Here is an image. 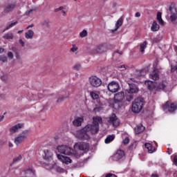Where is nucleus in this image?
Listing matches in <instances>:
<instances>
[{
	"label": "nucleus",
	"instance_id": "obj_13",
	"mask_svg": "<svg viewBox=\"0 0 177 177\" xmlns=\"http://www.w3.org/2000/svg\"><path fill=\"white\" fill-rule=\"evenodd\" d=\"M57 157L59 161H61V162H63V164H66V165H68V164H71V162H73V160L68 156L57 154Z\"/></svg>",
	"mask_w": 177,
	"mask_h": 177
},
{
	"label": "nucleus",
	"instance_id": "obj_20",
	"mask_svg": "<svg viewBox=\"0 0 177 177\" xmlns=\"http://www.w3.org/2000/svg\"><path fill=\"white\" fill-rule=\"evenodd\" d=\"M145 147L148 150L149 153H154L156 151V147H153L151 143L147 142L145 144Z\"/></svg>",
	"mask_w": 177,
	"mask_h": 177
},
{
	"label": "nucleus",
	"instance_id": "obj_50",
	"mask_svg": "<svg viewBox=\"0 0 177 177\" xmlns=\"http://www.w3.org/2000/svg\"><path fill=\"white\" fill-rule=\"evenodd\" d=\"M174 164H175V165H177V155H175L174 158Z\"/></svg>",
	"mask_w": 177,
	"mask_h": 177
},
{
	"label": "nucleus",
	"instance_id": "obj_57",
	"mask_svg": "<svg viewBox=\"0 0 177 177\" xmlns=\"http://www.w3.org/2000/svg\"><path fill=\"white\" fill-rule=\"evenodd\" d=\"M4 52H5V49L1 48H0V54H1V53H3Z\"/></svg>",
	"mask_w": 177,
	"mask_h": 177
},
{
	"label": "nucleus",
	"instance_id": "obj_30",
	"mask_svg": "<svg viewBox=\"0 0 177 177\" xmlns=\"http://www.w3.org/2000/svg\"><path fill=\"white\" fill-rule=\"evenodd\" d=\"M90 95L93 100H96V99H99V94L96 91H91L90 93Z\"/></svg>",
	"mask_w": 177,
	"mask_h": 177
},
{
	"label": "nucleus",
	"instance_id": "obj_56",
	"mask_svg": "<svg viewBox=\"0 0 177 177\" xmlns=\"http://www.w3.org/2000/svg\"><path fill=\"white\" fill-rule=\"evenodd\" d=\"M94 111L96 113L97 111H100V108H95Z\"/></svg>",
	"mask_w": 177,
	"mask_h": 177
},
{
	"label": "nucleus",
	"instance_id": "obj_29",
	"mask_svg": "<svg viewBox=\"0 0 177 177\" xmlns=\"http://www.w3.org/2000/svg\"><path fill=\"white\" fill-rule=\"evenodd\" d=\"M136 74L138 77H145V75L147 74V72L146 71V69H142L141 71H137Z\"/></svg>",
	"mask_w": 177,
	"mask_h": 177
},
{
	"label": "nucleus",
	"instance_id": "obj_52",
	"mask_svg": "<svg viewBox=\"0 0 177 177\" xmlns=\"http://www.w3.org/2000/svg\"><path fill=\"white\" fill-rule=\"evenodd\" d=\"M133 99V97L132 95H129V97H127V102H131Z\"/></svg>",
	"mask_w": 177,
	"mask_h": 177
},
{
	"label": "nucleus",
	"instance_id": "obj_47",
	"mask_svg": "<svg viewBox=\"0 0 177 177\" xmlns=\"http://www.w3.org/2000/svg\"><path fill=\"white\" fill-rule=\"evenodd\" d=\"M118 68H122V70H127V66H125V65H120L118 66Z\"/></svg>",
	"mask_w": 177,
	"mask_h": 177
},
{
	"label": "nucleus",
	"instance_id": "obj_39",
	"mask_svg": "<svg viewBox=\"0 0 177 177\" xmlns=\"http://www.w3.org/2000/svg\"><path fill=\"white\" fill-rule=\"evenodd\" d=\"M21 158H23V156L21 155H19L18 156L15 157L14 159H13V162H16L17 161H20L21 160Z\"/></svg>",
	"mask_w": 177,
	"mask_h": 177
},
{
	"label": "nucleus",
	"instance_id": "obj_54",
	"mask_svg": "<svg viewBox=\"0 0 177 177\" xmlns=\"http://www.w3.org/2000/svg\"><path fill=\"white\" fill-rule=\"evenodd\" d=\"M8 147H13V143L10 142V141L8 142Z\"/></svg>",
	"mask_w": 177,
	"mask_h": 177
},
{
	"label": "nucleus",
	"instance_id": "obj_17",
	"mask_svg": "<svg viewBox=\"0 0 177 177\" xmlns=\"http://www.w3.org/2000/svg\"><path fill=\"white\" fill-rule=\"evenodd\" d=\"M16 8V3H9L6 5L4 8V13H10V12H13V10Z\"/></svg>",
	"mask_w": 177,
	"mask_h": 177
},
{
	"label": "nucleus",
	"instance_id": "obj_1",
	"mask_svg": "<svg viewBox=\"0 0 177 177\" xmlns=\"http://www.w3.org/2000/svg\"><path fill=\"white\" fill-rule=\"evenodd\" d=\"M102 118L95 116L93 118V124H87L83 129L77 130L73 133V135L77 139L82 140H88L91 139V135H95L99 132V124H102Z\"/></svg>",
	"mask_w": 177,
	"mask_h": 177
},
{
	"label": "nucleus",
	"instance_id": "obj_5",
	"mask_svg": "<svg viewBox=\"0 0 177 177\" xmlns=\"http://www.w3.org/2000/svg\"><path fill=\"white\" fill-rule=\"evenodd\" d=\"M28 135H30V131L28 130L24 131L15 138L14 143L16 145V146H20V145L23 143L24 140H26V138H28Z\"/></svg>",
	"mask_w": 177,
	"mask_h": 177
},
{
	"label": "nucleus",
	"instance_id": "obj_41",
	"mask_svg": "<svg viewBox=\"0 0 177 177\" xmlns=\"http://www.w3.org/2000/svg\"><path fill=\"white\" fill-rule=\"evenodd\" d=\"M68 96H69V94H68L66 97H62L58 98L57 102L60 103V102H63V100H64L65 99H67V97H68Z\"/></svg>",
	"mask_w": 177,
	"mask_h": 177
},
{
	"label": "nucleus",
	"instance_id": "obj_60",
	"mask_svg": "<svg viewBox=\"0 0 177 177\" xmlns=\"http://www.w3.org/2000/svg\"><path fill=\"white\" fill-rule=\"evenodd\" d=\"M32 27H34V25H33V24L28 26L26 28V30H28V28H31Z\"/></svg>",
	"mask_w": 177,
	"mask_h": 177
},
{
	"label": "nucleus",
	"instance_id": "obj_9",
	"mask_svg": "<svg viewBox=\"0 0 177 177\" xmlns=\"http://www.w3.org/2000/svg\"><path fill=\"white\" fill-rule=\"evenodd\" d=\"M107 88L109 92L115 93V92H118V89H120V84L117 82H111L108 84Z\"/></svg>",
	"mask_w": 177,
	"mask_h": 177
},
{
	"label": "nucleus",
	"instance_id": "obj_62",
	"mask_svg": "<svg viewBox=\"0 0 177 177\" xmlns=\"http://www.w3.org/2000/svg\"><path fill=\"white\" fill-rule=\"evenodd\" d=\"M167 153H168L169 154H171V150H169V148L167 149Z\"/></svg>",
	"mask_w": 177,
	"mask_h": 177
},
{
	"label": "nucleus",
	"instance_id": "obj_35",
	"mask_svg": "<svg viewBox=\"0 0 177 177\" xmlns=\"http://www.w3.org/2000/svg\"><path fill=\"white\" fill-rule=\"evenodd\" d=\"M169 10H170L171 15H177L176 7H175V6H171L170 8H169Z\"/></svg>",
	"mask_w": 177,
	"mask_h": 177
},
{
	"label": "nucleus",
	"instance_id": "obj_37",
	"mask_svg": "<svg viewBox=\"0 0 177 177\" xmlns=\"http://www.w3.org/2000/svg\"><path fill=\"white\" fill-rule=\"evenodd\" d=\"M77 50H78V47L77 46V45L73 44L72 48H71V52H73L74 53L77 52Z\"/></svg>",
	"mask_w": 177,
	"mask_h": 177
},
{
	"label": "nucleus",
	"instance_id": "obj_14",
	"mask_svg": "<svg viewBox=\"0 0 177 177\" xmlns=\"http://www.w3.org/2000/svg\"><path fill=\"white\" fill-rule=\"evenodd\" d=\"M89 145L85 142H76L74 145L75 150H87L88 149Z\"/></svg>",
	"mask_w": 177,
	"mask_h": 177
},
{
	"label": "nucleus",
	"instance_id": "obj_64",
	"mask_svg": "<svg viewBox=\"0 0 177 177\" xmlns=\"http://www.w3.org/2000/svg\"><path fill=\"white\" fill-rule=\"evenodd\" d=\"M23 31H24L23 30H19V31H18V34H21V32H23Z\"/></svg>",
	"mask_w": 177,
	"mask_h": 177
},
{
	"label": "nucleus",
	"instance_id": "obj_28",
	"mask_svg": "<svg viewBox=\"0 0 177 177\" xmlns=\"http://www.w3.org/2000/svg\"><path fill=\"white\" fill-rule=\"evenodd\" d=\"M114 135L109 136L106 139H105V143L106 145H109V143H111L115 139Z\"/></svg>",
	"mask_w": 177,
	"mask_h": 177
},
{
	"label": "nucleus",
	"instance_id": "obj_26",
	"mask_svg": "<svg viewBox=\"0 0 177 177\" xmlns=\"http://www.w3.org/2000/svg\"><path fill=\"white\" fill-rule=\"evenodd\" d=\"M17 24V21H12L11 23L8 24L5 28V30L3 31V32H5V31H7V30H9L10 28H12V27H15Z\"/></svg>",
	"mask_w": 177,
	"mask_h": 177
},
{
	"label": "nucleus",
	"instance_id": "obj_45",
	"mask_svg": "<svg viewBox=\"0 0 177 177\" xmlns=\"http://www.w3.org/2000/svg\"><path fill=\"white\" fill-rule=\"evenodd\" d=\"M129 143V138L128 137L123 140V145H128Z\"/></svg>",
	"mask_w": 177,
	"mask_h": 177
},
{
	"label": "nucleus",
	"instance_id": "obj_49",
	"mask_svg": "<svg viewBox=\"0 0 177 177\" xmlns=\"http://www.w3.org/2000/svg\"><path fill=\"white\" fill-rule=\"evenodd\" d=\"M35 10H36V9H31L26 12V15H30V14L32 13V12H35Z\"/></svg>",
	"mask_w": 177,
	"mask_h": 177
},
{
	"label": "nucleus",
	"instance_id": "obj_10",
	"mask_svg": "<svg viewBox=\"0 0 177 177\" xmlns=\"http://www.w3.org/2000/svg\"><path fill=\"white\" fill-rule=\"evenodd\" d=\"M113 158L116 161H124L125 160V152L123 150L118 149L113 155Z\"/></svg>",
	"mask_w": 177,
	"mask_h": 177
},
{
	"label": "nucleus",
	"instance_id": "obj_53",
	"mask_svg": "<svg viewBox=\"0 0 177 177\" xmlns=\"http://www.w3.org/2000/svg\"><path fill=\"white\" fill-rule=\"evenodd\" d=\"M59 10H63V7H59L55 9V12H59Z\"/></svg>",
	"mask_w": 177,
	"mask_h": 177
},
{
	"label": "nucleus",
	"instance_id": "obj_42",
	"mask_svg": "<svg viewBox=\"0 0 177 177\" xmlns=\"http://www.w3.org/2000/svg\"><path fill=\"white\" fill-rule=\"evenodd\" d=\"M46 169H53V164H46L45 165Z\"/></svg>",
	"mask_w": 177,
	"mask_h": 177
},
{
	"label": "nucleus",
	"instance_id": "obj_34",
	"mask_svg": "<svg viewBox=\"0 0 177 177\" xmlns=\"http://www.w3.org/2000/svg\"><path fill=\"white\" fill-rule=\"evenodd\" d=\"M88 35V31L84 29L82 32L80 33V38H85Z\"/></svg>",
	"mask_w": 177,
	"mask_h": 177
},
{
	"label": "nucleus",
	"instance_id": "obj_7",
	"mask_svg": "<svg viewBox=\"0 0 177 177\" xmlns=\"http://www.w3.org/2000/svg\"><path fill=\"white\" fill-rule=\"evenodd\" d=\"M88 82L94 88H99L102 85V80L97 76H91L88 79Z\"/></svg>",
	"mask_w": 177,
	"mask_h": 177
},
{
	"label": "nucleus",
	"instance_id": "obj_23",
	"mask_svg": "<svg viewBox=\"0 0 177 177\" xmlns=\"http://www.w3.org/2000/svg\"><path fill=\"white\" fill-rule=\"evenodd\" d=\"M151 31H153V32L158 31V30H160V25L157 24V21H153L152 26L151 27Z\"/></svg>",
	"mask_w": 177,
	"mask_h": 177
},
{
	"label": "nucleus",
	"instance_id": "obj_33",
	"mask_svg": "<svg viewBox=\"0 0 177 177\" xmlns=\"http://www.w3.org/2000/svg\"><path fill=\"white\" fill-rule=\"evenodd\" d=\"M170 20L171 22H173L174 24H177V15H171L170 16Z\"/></svg>",
	"mask_w": 177,
	"mask_h": 177
},
{
	"label": "nucleus",
	"instance_id": "obj_63",
	"mask_svg": "<svg viewBox=\"0 0 177 177\" xmlns=\"http://www.w3.org/2000/svg\"><path fill=\"white\" fill-rule=\"evenodd\" d=\"M151 177H158V176L157 174H152Z\"/></svg>",
	"mask_w": 177,
	"mask_h": 177
},
{
	"label": "nucleus",
	"instance_id": "obj_11",
	"mask_svg": "<svg viewBox=\"0 0 177 177\" xmlns=\"http://www.w3.org/2000/svg\"><path fill=\"white\" fill-rule=\"evenodd\" d=\"M107 121L109 124H112L113 127H118L120 125V120L114 113L108 118Z\"/></svg>",
	"mask_w": 177,
	"mask_h": 177
},
{
	"label": "nucleus",
	"instance_id": "obj_38",
	"mask_svg": "<svg viewBox=\"0 0 177 177\" xmlns=\"http://www.w3.org/2000/svg\"><path fill=\"white\" fill-rule=\"evenodd\" d=\"M55 169L57 172H59V174H63V172H64V169L60 167H57Z\"/></svg>",
	"mask_w": 177,
	"mask_h": 177
},
{
	"label": "nucleus",
	"instance_id": "obj_36",
	"mask_svg": "<svg viewBox=\"0 0 177 177\" xmlns=\"http://www.w3.org/2000/svg\"><path fill=\"white\" fill-rule=\"evenodd\" d=\"M0 62L6 63L8 62V57H6L5 55H0Z\"/></svg>",
	"mask_w": 177,
	"mask_h": 177
},
{
	"label": "nucleus",
	"instance_id": "obj_22",
	"mask_svg": "<svg viewBox=\"0 0 177 177\" xmlns=\"http://www.w3.org/2000/svg\"><path fill=\"white\" fill-rule=\"evenodd\" d=\"M25 38H26V39H32V38H34V31L32 30H28L25 33Z\"/></svg>",
	"mask_w": 177,
	"mask_h": 177
},
{
	"label": "nucleus",
	"instance_id": "obj_31",
	"mask_svg": "<svg viewBox=\"0 0 177 177\" xmlns=\"http://www.w3.org/2000/svg\"><path fill=\"white\" fill-rule=\"evenodd\" d=\"M147 48V41H144L140 44V53H144L145 49Z\"/></svg>",
	"mask_w": 177,
	"mask_h": 177
},
{
	"label": "nucleus",
	"instance_id": "obj_46",
	"mask_svg": "<svg viewBox=\"0 0 177 177\" xmlns=\"http://www.w3.org/2000/svg\"><path fill=\"white\" fill-rule=\"evenodd\" d=\"M19 42L20 45H21V46H22L23 48H24V46H25V44L26 43H24V41H23V39H20L19 40Z\"/></svg>",
	"mask_w": 177,
	"mask_h": 177
},
{
	"label": "nucleus",
	"instance_id": "obj_15",
	"mask_svg": "<svg viewBox=\"0 0 177 177\" xmlns=\"http://www.w3.org/2000/svg\"><path fill=\"white\" fill-rule=\"evenodd\" d=\"M129 88L127 89V93H138L139 92V87L135 84H129Z\"/></svg>",
	"mask_w": 177,
	"mask_h": 177
},
{
	"label": "nucleus",
	"instance_id": "obj_24",
	"mask_svg": "<svg viewBox=\"0 0 177 177\" xmlns=\"http://www.w3.org/2000/svg\"><path fill=\"white\" fill-rule=\"evenodd\" d=\"M122 26V18H120L115 23V29L112 30L113 32L117 31L119 27Z\"/></svg>",
	"mask_w": 177,
	"mask_h": 177
},
{
	"label": "nucleus",
	"instance_id": "obj_40",
	"mask_svg": "<svg viewBox=\"0 0 177 177\" xmlns=\"http://www.w3.org/2000/svg\"><path fill=\"white\" fill-rule=\"evenodd\" d=\"M41 26H44L45 27L49 26V20H44L41 22Z\"/></svg>",
	"mask_w": 177,
	"mask_h": 177
},
{
	"label": "nucleus",
	"instance_id": "obj_44",
	"mask_svg": "<svg viewBox=\"0 0 177 177\" xmlns=\"http://www.w3.org/2000/svg\"><path fill=\"white\" fill-rule=\"evenodd\" d=\"M74 70H76V71H80L81 70V64H77L74 66Z\"/></svg>",
	"mask_w": 177,
	"mask_h": 177
},
{
	"label": "nucleus",
	"instance_id": "obj_8",
	"mask_svg": "<svg viewBox=\"0 0 177 177\" xmlns=\"http://www.w3.org/2000/svg\"><path fill=\"white\" fill-rule=\"evenodd\" d=\"M163 110H169L170 113H174L177 110V104L176 102L171 103V102L167 101L165 104L162 106Z\"/></svg>",
	"mask_w": 177,
	"mask_h": 177
},
{
	"label": "nucleus",
	"instance_id": "obj_21",
	"mask_svg": "<svg viewBox=\"0 0 177 177\" xmlns=\"http://www.w3.org/2000/svg\"><path fill=\"white\" fill-rule=\"evenodd\" d=\"M134 131L136 134L142 133L145 131V127H143V124L138 125L134 129Z\"/></svg>",
	"mask_w": 177,
	"mask_h": 177
},
{
	"label": "nucleus",
	"instance_id": "obj_6",
	"mask_svg": "<svg viewBox=\"0 0 177 177\" xmlns=\"http://www.w3.org/2000/svg\"><path fill=\"white\" fill-rule=\"evenodd\" d=\"M124 94L123 91H121L115 94V96H114L115 102L113 104V107H115V109H120L121 105H120V103L122 102V100H124Z\"/></svg>",
	"mask_w": 177,
	"mask_h": 177
},
{
	"label": "nucleus",
	"instance_id": "obj_2",
	"mask_svg": "<svg viewBox=\"0 0 177 177\" xmlns=\"http://www.w3.org/2000/svg\"><path fill=\"white\" fill-rule=\"evenodd\" d=\"M145 85L151 92H156V91H167V89H168V83L165 81L157 84L150 80H146Z\"/></svg>",
	"mask_w": 177,
	"mask_h": 177
},
{
	"label": "nucleus",
	"instance_id": "obj_27",
	"mask_svg": "<svg viewBox=\"0 0 177 177\" xmlns=\"http://www.w3.org/2000/svg\"><path fill=\"white\" fill-rule=\"evenodd\" d=\"M162 14L161 12L157 13V20H158L159 24H160V26L164 25V20H162Z\"/></svg>",
	"mask_w": 177,
	"mask_h": 177
},
{
	"label": "nucleus",
	"instance_id": "obj_3",
	"mask_svg": "<svg viewBox=\"0 0 177 177\" xmlns=\"http://www.w3.org/2000/svg\"><path fill=\"white\" fill-rule=\"evenodd\" d=\"M143 106H145V100L142 97H138L133 102L131 110L133 113H140Z\"/></svg>",
	"mask_w": 177,
	"mask_h": 177
},
{
	"label": "nucleus",
	"instance_id": "obj_59",
	"mask_svg": "<svg viewBox=\"0 0 177 177\" xmlns=\"http://www.w3.org/2000/svg\"><path fill=\"white\" fill-rule=\"evenodd\" d=\"M115 53H119V55H122V51H120V50L115 51Z\"/></svg>",
	"mask_w": 177,
	"mask_h": 177
},
{
	"label": "nucleus",
	"instance_id": "obj_43",
	"mask_svg": "<svg viewBox=\"0 0 177 177\" xmlns=\"http://www.w3.org/2000/svg\"><path fill=\"white\" fill-rule=\"evenodd\" d=\"M25 173L26 174H34V170L32 169V168H27L26 170H25Z\"/></svg>",
	"mask_w": 177,
	"mask_h": 177
},
{
	"label": "nucleus",
	"instance_id": "obj_55",
	"mask_svg": "<svg viewBox=\"0 0 177 177\" xmlns=\"http://www.w3.org/2000/svg\"><path fill=\"white\" fill-rule=\"evenodd\" d=\"M135 16L136 17H140V12H136Z\"/></svg>",
	"mask_w": 177,
	"mask_h": 177
},
{
	"label": "nucleus",
	"instance_id": "obj_12",
	"mask_svg": "<svg viewBox=\"0 0 177 177\" xmlns=\"http://www.w3.org/2000/svg\"><path fill=\"white\" fill-rule=\"evenodd\" d=\"M43 158L46 161H52L53 160V152L50 149H44Z\"/></svg>",
	"mask_w": 177,
	"mask_h": 177
},
{
	"label": "nucleus",
	"instance_id": "obj_16",
	"mask_svg": "<svg viewBox=\"0 0 177 177\" xmlns=\"http://www.w3.org/2000/svg\"><path fill=\"white\" fill-rule=\"evenodd\" d=\"M82 122H84V116H76L75 117L73 124L74 127H81L82 125Z\"/></svg>",
	"mask_w": 177,
	"mask_h": 177
},
{
	"label": "nucleus",
	"instance_id": "obj_58",
	"mask_svg": "<svg viewBox=\"0 0 177 177\" xmlns=\"http://www.w3.org/2000/svg\"><path fill=\"white\" fill-rule=\"evenodd\" d=\"M5 118V116H3V115H1L0 116V122H2V121H3V118Z\"/></svg>",
	"mask_w": 177,
	"mask_h": 177
},
{
	"label": "nucleus",
	"instance_id": "obj_25",
	"mask_svg": "<svg viewBox=\"0 0 177 177\" xmlns=\"http://www.w3.org/2000/svg\"><path fill=\"white\" fill-rule=\"evenodd\" d=\"M149 77L151 80H153V81H157L158 78H160V76L158 75V73L154 71L152 73L149 75Z\"/></svg>",
	"mask_w": 177,
	"mask_h": 177
},
{
	"label": "nucleus",
	"instance_id": "obj_18",
	"mask_svg": "<svg viewBox=\"0 0 177 177\" xmlns=\"http://www.w3.org/2000/svg\"><path fill=\"white\" fill-rule=\"evenodd\" d=\"M21 128H23L22 124H15L10 128V133H16V132H18L19 129H21Z\"/></svg>",
	"mask_w": 177,
	"mask_h": 177
},
{
	"label": "nucleus",
	"instance_id": "obj_19",
	"mask_svg": "<svg viewBox=\"0 0 177 177\" xmlns=\"http://www.w3.org/2000/svg\"><path fill=\"white\" fill-rule=\"evenodd\" d=\"M95 50L97 53H103L107 50V45L101 44L97 47Z\"/></svg>",
	"mask_w": 177,
	"mask_h": 177
},
{
	"label": "nucleus",
	"instance_id": "obj_61",
	"mask_svg": "<svg viewBox=\"0 0 177 177\" xmlns=\"http://www.w3.org/2000/svg\"><path fill=\"white\" fill-rule=\"evenodd\" d=\"M38 97H39V99H42V95L38 94Z\"/></svg>",
	"mask_w": 177,
	"mask_h": 177
},
{
	"label": "nucleus",
	"instance_id": "obj_51",
	"mask_svg": "<svg viewBox=\"0 0 177 177\" xmlns=\"http://www.w3.org/2000/svg\"><path fill=\"white\" fill-rule=\"evenodd\" d=\"M111 176H113V177H117V176H115V175H114V174H107L105 176V177H111Z\"/></svg>",
	"mask_w": 177,
	"mask_h": 177
},
{
	"label": "nucleus",
	"instance_id": "obj_32",
	"mask_svg": "<svg viewBox=\"0 0 177 177\" xmlns=\"http://www.w3.org/2000/svg\"><path fill=\"white\" fill-rule=\"evenodd\" d=\"M14 37L13 33H6L3 37L4 39H13Z\"/></svg>",
	"mask_w": 177,
	"mask_h": 177
},
{
	"label": "nucleus",
	"instance_id": "obj_4",
	"mask_svg": "<svg viewBox=\"0 0 177 177\" xmlns=\"http://www.w3.org/2000/svg\"><path fill=\"white\" fill-rule=\"evenodd\" d=\"M57 150L59 153H61V154H64L65 156H73V154H75L74 149L64 145H58Z\"/></svg>",
	"mask_w": 177,
	"mask_h": 177
},
{
	"label": "nucleus",
	"instance_id": "obj_48",
	"mask_svg": "<svg viewBox=\"0 0 177 177\" xmlns=\"http://www.w3.org/2000/svg\"><path fill=\"white\" fill-rule=\"evenodd\" d=\"M8 56L10 59H13V53L12 52H8Z\"/></svg>",
	"mask_w": 177,
	"mask_h": 177
}]
</instances>
